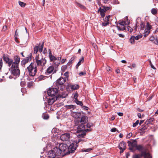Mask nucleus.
Wrapping results in <instances>:
<instances>
[{"mask_svg":"<svg viewBox=\"0 0 158 158\" xmlns=\"http://www.w3.org/2000/svg\"><path fill=\"white\" fill-rule=\"evenodd\" d=\"M35 52L37 53V52L39 51V52L40 53V55L38 54L37 55L35 58L36 65L37 66H40L42 69L44 66H45V64L47 63V60L45 58H43L42 56L41 55V52H42L43 50H34Z\"/></svg>","mask_w":158,"mask_h":158,"instance_id":"nucleus-1","label":"nucleus"},{"mask_svg":"<svg viewBox=\"0 0 158 158\" xmlns=\"http://www.w3.org/2000/svg\"><path fill=\"white\" fill-rule=\"evenodd\" d=\"M28 72L29 75L31 77H34L37 71V67L35 62H31L26 69Z\"/></svg>","mask_w":158,"mask_h":158,"instance_id":"nucleus-2","label":"nucleus"},{"mask_svg":"<svg viewBox=\"0 0 158 158\" xmlns=\"http://www.w3.org/2000/svg\"><path fill=\"white\" fill-rule=\"evenodd\" d=\"M66 81V78L60 77L56 81V87L61 91H63V88H64V84Z\"/></svg>","mask_w":158,"mask_h":158,"instance_id":"nucleus-3","label":"nucleus"},{"mask_svg":"<svg viewBox=\"0 0 158 158\" xmlns=\"http://www.w3.org/2000/svg\"><path fill=\"white\" fill-rule=\"evenodd\" d=\"M83 140L81 139H79L75 142L72 143L69 146V152L73 153L76 149L78 146L77 144L81 142H83Z\"/></svg>","mask_w":158,"mask_h":158,"instance_id":"nucleus-4","label":"nucleus"},{"mask_svg":"<svg viewBox=\"0 0 158 158\" xmlns=\"http://www.w3.org/2000/svg\"><path fill=\"white\" fill-rule=\"evenodd\" d=\"M136 148V150L141 152L140 154L144 153H145L146 156L150 155L149 153L147 152V150L146 147L143 145H137Z\"/></svg>","mask_w":158,"mask_h":158,"instance_id":"nucleus-5","label":"nucleus"},{"mask_svg":"<svg viewBox=\"0 0 158 158\" xmlns=\"http://www.w3.org/2000/svg\"><path fill=\"white\" fill-rule=\"evenodd\" d=\"M59 147L60 150L61 151L62 153L63 154H65V155L67 154L68 153L69 154L71 152H69V147H68L66 145L64 144H61L59 145ZM71 153H72L71 152Z\"/></svg>","mask_w":158,"mask_h":158,"instance_id":"nucleus-6","label":"nucleus"},{"mask_svg":"<svg viewBox=\"0 0 158 158\" xmlns=\"http://www.w3.org/2000/svg\"><path fill=\"white\" fill-rule=\"evenodd\" d=\"M20 58L18 56H15L14 57L13 64L11 68H19V64L20 62Z\"/></svg>","mask_w":158,"mask_h":158,"instance_id":"nucleus-7","label":"nucleus"},{"mask_svg":"<svg viewBox=\"0 0 158 158\" xmlns=\"http://www.w3.org/2000/svg\"><path fill=\"white\" fill-rule=\"evenodd\" d=\"M58 89L56 88H51L48 90L47 93L48 96L54 97L58 93Z\"/></svg>","mask_w":158,"mask_h":158,"instance_id":"nucleus-8","label":"nucleus"},{"mask_svg":"<svg viewBox=\"0 0 158 158\" xmlns=\"http://www.w3.org/2000/svg\"><path fill=\"white\" fill-rule=\"evenodd\" d=\"M127 143L128 144V146L129 147V150L131 151H133L134 148H136L137 145L136 140L128 141Z\"/></svg>","mask_w":158,"mask_h":158,"instance_id":"nucleus-9","label":"nucleus"},{"mask_svg":"<svg viewBox=\"0 0 158 158\" xmlns=\"http://www.w3.org/2000/svg\"><path fill=\"white\" fill-rule=\"evenodd\" d=\"M32 57V54L31 53H30L28 56L26 57V58L23 59L22 61L21 65L22 66L25 67L26 64L27 63L31 60Z\"/></svg>","mask_w":158,"mask_h":158,"instance_id":"nucleus-10","label":"nucleus"},{"mask_svg":"<svg viewBox=\"0 0 158 158\" xmlns=\"http://www.w3.org/2000/svg\"><path fill=\"white\" fill-rule=\"evenodd\" d=\"M132 158H152L150 155L146 156L145 153L137 154L133 155Z\"/></svg>","mask_w":158,"mask_h":158,"instance_id":"nucleus-11","label":"nucleus"},{"mask_svg":"<svg viewBox=\"0 0 158 158\" xmlns=\"http://www.w3.org/2000/svg\"><path fill=\"white\" fill-rule=\"evenodd\" d=\"M60 150L59 147L58 148L57 147L54 148L52 150L55 156H58L61 155L62 156H64L65 154H62V151Z\"/></svg>","mask_w":158,"mask_h":158,"instance_id":"nucleus-12","label":"nucleus"},{"mask_svg":"<svg viewBox=\"0 0 158 158\" xmlns=\"http://www.w3.org/2000/svg\"><path fill=\"white\" fill-rule=\"evenodd\" d=\"M11 73L14 76L19 77L20 74V70L19 68H11Z\"/></svg>","mask_w":158,"mask_h":158,"instance_id":"nucleus-13","label":"nucleus"},{"mask_svg":"<svg viewBox=\"0 0 158 158\" xmlns=\"http://www.w3.org/2000/svg\"><path fill=\"white\" fill-rule=\"evenodd\" d=\"M126 143L125 142L123 141L120 143L119 145V148L120 149V154L123 152L126 149Z\"/></svg>","mask_w":158,"mask_h":158,"instance_id":"nucleus-14","label":"nucleus"},{"mask_svg":"<svg viewBox=\"0 0 158 158\" xmlns=\"http://www.w3.org/2000/svg\"><path fill=\"white\" fill-rule=\"evenodd\" d=\"M44 99L45 100L47 101L49 104H52L55 101V97H52L49 96H44Z\"/></svg>","mask_w":158,"mask_h":158,"instance_id":"nucleus-15","label":"nucleus"},{"mask_svg":"<svg viewBox=\"0 0 158 158\" xmlns=\"http://www.w3.org/2000/svg\"><path fill=\"white\" fill-rule=\"evenodd\" d=\"M70 134L69 133H66L62 134L60 136L61 139L63 141H69V139Z\"/></svg>","mask_w":158,"mask_h":158,"instance_id":"nucleus-16","label":"nucleus"},{"mask_svg":"<svg viewBox=\"0 0 158 158\" xmlns=\"http://www.w3.org/2000/svg\"><path fill=\"white\" fill-rule=\"evenodd\" d=\"M56 71L55 70L54 67L52 66H51L49 67L46 69L45 72V74L46 75H48L51 74L53 72V73H56Z\"/></svg>","mask_w":158,"mask_h":158,"instance_id":"nucleus-17","label":"nucleus"},{"mask_svg":"<svg viewBox=\"0 0 158 158\" xmlns=\"http://www.w3.org/2000/svg\"><path fill=\"white\" fill-rule=\"evenodd\" d=\"M88 117L86 116H82L81 117L80 123L81 124L79 125H85L84 124L88 122Z\"/></svg>","mask_w":158,"mask_h":158,"instance_id":"nucleus-18","label":"nucleus"},{"mask_svg":"<svg viewBox=\"0 0 158 158\" xmlns=\"http://www.w3.org/2000/svg\"><path fill=\"white\" fill-rule=\"evenodd\" d=\"M85 125H79L78 127V131H83L86 133L87 132L90 131L91 130L89 129H85Z\"/></svg>","mask_w":158,"mask_h":158,"instance_id":"nucleus-19","label":"nucleus"},{"mask_svg":"<svg viewBox=\"0 0 158 158\" xmlns=\"http://www.w3.org/2000/svg\"><path fill=\"white\" fill-rule=\"evenodd\" d=\"M44 45V42H41L34 47V49H43Z\"/></svg>","mask_w":158,"mask_h":158,"instance_id":"nucleus-20","label":"nucleus"},{"mask_svg":"<svg viewBox=\"0 0 158 158\" xmlns=\"http://www.w3.org/2000/svg\"><path fill=\"white\" fill-rule=\"evenodd\" d=\"M61 59V57H57L53 61L54 64L55 66H58L59 65Z\"/></svg>","mask_w":158,"mask_h":158,"instance_id":"nucleus-21","label":"nucleus"},{"mask_svg":"<svg viewBox=\"0 0 158 158\" xmlns=\"http://www.w3.org/2000/svg\"><path fill=\"white\" fill-rule=\"evenodd\" d=\"M98 12H100V15L102 18H103L105 16V12H106V10L103 8L102 9L101 7H100L98 10Z\"/></svg>","mask_w":158,"mask_h":158,"instance_id":"nucleus-22","label":"nucleus"},{"mask_svg":"<svg viewBox=\"0 0 158 158\" xmlns=\"http://www.w3.org/2000/svg\"><path fill=\"white\" fill-rule=\"evenodd\" d=\"M77 133H79V134L77 135L78 137L80 138H83L85 136V135H86V133L84 132V131H78L77 130Z\"/></svg>","mask_w":158,"mask_h":158,"instance_id":"nucleus-23","label":"nucleus"},{"mask_svg":"<svg viewBox=\"0 0 158 158\" xmlns=\"http://www.w3.org/2000/svg\"><path fill=\"white\" fill-rule=\"evenodd\" d=\"M151 26L148 23L146 26V28L145 30L146 31H145L146 35H148L149 33L150 32V30L151 29Z\"/></svg>","mask_w":158,"mask_h":158,"instance_id":"nucleus-24","label":"nucleus"},{"mask_svg":"<svg viewBox=\"0 0 158 158\" xmlns=\"http://www.w3.org/2000/svg\"><path fill=\"white\" fill-rule=\"evenodd\" d=\"M79 85H69V87L72 90H76L78 89L79 88Z\"/></svg>","mask_w":158,"mask_h":158,"instance_id":"nucleus-25","label":"nucleus"},{"mask_svg":"<svg viewBox=\"0 0 158 158\" xmlns=\"http://www.w3.org/2000/svg\"><path fill=\"white\" fill-rule=\"evenodd\" d=\"M49 58L50 61V62L53 61L56 58L52 55L51 52L50 51V50H49Z\"/></svg>","mask_w":158,"mask_h":158,"instance_id":"nucleus-26","label":"nucleus"},{"mask_svg":"<svg viewBox=\"0 0 158 158\" xmlns=\"http://www.w3.org/2000/svg\"><path fill=\"white\" fill-rule=\"evenodd\" d=\"M9 57V56L8 55H6L5 54H3L2 55L3 60L6 63V62H8L9 59L10 58Z\"/></svg>","mask_w":158,"mask_h":158,"instance_id":"nucleus-27","label":"nucleus"},{"mask_svg":"<svg viewBox=\"0 0 158 158\" xmlns=\"http://www.w3.org/2000/svg\"><path fill=\"white\" fill-rule=\"evenodd\" d=\"M65 107L67 109H71V111L72 112V110H74L76 108V106L75 105H66Z\"/></svg>","mask_w":158,"mask_h":158,"instance_id":"nucleus-28","label":"nucleus"},{"mask_svg":"<svg viewBox=\"0 0 158 158\" xmlns=\"http://www.w3.org/2000/svg\"><path fill=\"white\" fill-rule=\"evenodd\" d=\"M73 115L74 118H79L81 115V113L80 112H73Z\"/></svg>","mask_w":158,"mask_h":158,"instance_id":"nucleus-29","label":"nucleus"},{"mask_svg":"<svg viewBox=\"0 0 158 158\" xmlns=\"http://www.w3.org/2000/svg\"><path fill=\"white\" fill-rule=\"evenodd\" d=\"M129 24V22L128 21V19H127V21H120L119 24L121 25L124 26L125 25H128Z\"/></svg>","mask_w":158,"mask_h":158,"instance_id":"nucleus-30","label":"nucleus"},{"mask_svg":"<svg viewBox=\"0 0 158 158\" xmlns=\"http://www.w3.org/2000/svg\"><path fill=\"white\" fill-rule=\"evenodd\" d=\"M154 118H151L149 119H148L145 122V124L146 125H149V124H151L154 121Z\"/></svg>","mask_w":158,"mask_h":158,"instance_id":"nucleus-31","label":"nucleus"},{"mask_svg":"<svg viewBox=\"0 0 158 158\" xmlns=\"http://www.w3.org/2000/svg\"><path fill=\"white\" fill-rule=\"evenodd\" d=\"M48 155L49 157L50 158H52L55 156L52 150L49 151Z\"/></svg>","mask_w":158,"mask_h":158,"instance_id":"nucleus-32","label":"nucleus"},{"mask_svg":"<svg viewBox=\"0 0 158 158\" xmlns=\"http://www.w3.org/2000/svg\"><path fill=\"white\" fill-rule=\"evenodd\" d=\"M13 63V60L12 59H9L8 62H6V64H8L9 67H10L12 65Z\"/></svg>","mask_w":158,"mask_h":158,"instance_id":"nucleus-33","label":"nucleus"},{"mask_svg":"<svg viewBox=\"0 0 158 158\" xmlns=\"http://www.w3.org/2000/svg\"><path fill=\"white\" fill-rule=\"evenodd\" d=\"M76 4L77 6L79 7L80 8H81V9L85 10L86 9V8L85 6H84L83 5H82L80 3L76 2Z\"/></svg>","mask_w":158,"mask_h":158,"instance_id":"nucleus-34","label":"nucleus"},{"mask_svg":"<svg viewBox=\"0 0 158 158\" xmlns=\"http://www.w3.org/2000/svg\"><path fill=\"white\" fill-rule=\"evenodd\" d=\"M42 117L44 119H47L49 118V116L48 114L46 113H44L42 114Z\"/></svg>","mask_w":158,"mask_h":158,"instance_id":"nucleus-35","label":"nucleus"},{"mask_svg":"<svg viewBox=\"0 0 158 158\" xmlns=\"http://www.w3.org/2000/svg\"><path fill=\"white\" fill-rule=\"evenodd\" d=\"M157 12V9L156 8H153L151 10V12L152 13L153 15L156 14Z\"/></svg>","mask_w":158,"mask_h":158,"instance_id":"nucleus-36","label":"nucleus"},{"mask_svg":"<svg viewBox=\"0 0 158 158\" xmlns=\"http://www.w3.org/2000/svg\"><path fill=\"white\" fill-rule=\"evenodd\" d=\"M135 36H132L129 40L131 44L134 43L135 42Z\"/></svg>","mask_w":158,"mask_h":158,"instance_id":"nucleus-37","label":"nucleus"},{"mask_svg":"<svg viewBox=\"0 0 158 158\" xmlns=\"http://www.w3.org/2000/svg\"><path fill=\"white\" fill-rule=\"evenodd\" d=\"M46 77V76H45L43 75H40L38 77V78L39 81H41L42 80H44Z\"/></svg>","mask_w":158,"mask_h":158,"instance_id":"nucleus-38","label":"nucleus"},{"mask_svg":"<svg viewBox=\"0 0 158 158\" xmlns=\"http://www.w3.org/2000/svg\"><path fill=\"white\" fill-rule=\"evenodd\" d=\"M145 23H143L141 22V24L140 25V28L141 30H143L145 28Z\"/></svg>","mask_w":158,"mask_h":158,"instance_id":"nucleus-39","label":"nucleus"},{"mask_svg":"<svg viewBox=\"0 0 158 158\" xmlns=\"http://www.w3.org/2000/svg\"><path fill=\"white\" fill-rule=\"evenodd\" d=\"M84 60V58L83 57H82L80 59L79 61L78 62L77 64V66H78V67L79 65H80L81 64V62H83Z\"/></svg>","mask_w":158,"mask_h":158,"instance_id":"nucleus-40","label":"nucleus"},{"mask_svg":"<svg viewBox=\"0 0 158 158\" xmlns=\"http://www.w3.org/2000/svg\"><path fill=\"white\" fill-rule=\"evenodd\" d=\"M19 4L21 7H24L26 5V4L25 3L20 1H19Z\"/></svg>","mask_w":158,"mask_h":158,"instance_id":"nucleus-41","label":"nucleus"},{"mask_svg":"<svg viewBox=\"0 0 158 158\" xmlns=\"http://www.w3.org/2000/svg\"><path fill=\"white\" fill-rule=\"evenodd\" d=\"M34 82L33 81L28 82L27 83V86L28 88H31L33 85Z\"/></svg>","mask_w":158,"mask_h":158,"instance_id":"nucleus-42","label":"nucleus"},{"mask_svg":"<svg viewBox=\"0 0 158 158\" xmlns=\"http://www.w3.org/2000/svg\"><path fill=\"white\" fill-rule=\"evenodd\" d=\"M76 103L78 105L81 106H82L83 105V103L81 101H79L78 100L75 101Z\"/></svg>","mask_w":158,"mask_h":158,"instance_id":"nucleus-43","label":"nucleus"},{"mask_svg":"<svg viewBox=\"0 0 158 158\" xmlns=\"http://www.w3.org/2000/svg\"><path fill=\"white\" fill-rule=\"evenodd\" d=\"M19 36L18 33L17 32V30H16V31H15V41L17 42L16 40L18 39V37Z\"/></svg>","mask_w":158,"mask_h":158,"instance_id":"nucleus-44","label":"nucleus"},{"mask_svg":"<svg viewBox=\"0 0 158 158\" xmlns=\"http://www.w3.org/2000/svg\"><path fill=\"white\" fill-rule=\"evenodd\" d=\"M139 120H137L135 123H133V127H135L137 126V125L139 124Z\"/></svg>","mask_w":158,"mask_h":158,"instance_id":"nucleus-45","label":"nucleus"},{"mask_svg":"<svg viewBox=\"0 0 158 158\" xmlns=\"http://www.w3.org/2000/svg\"><path fill=\"white\" fill-rule=\"evenodd\" d=\"M67 66L66 65H63L61 67V70L62 71L64 72L67 68Z\"/></svg>","mask_w":158,"mask_h":158,"instance_id":"nucleus-46","label":"nucleus"},{"mask_svg":"<svg viewBox=\"0 0 158 158\" xmlns=\"http://www.w3.org/2000/svg\"><path fill=\"white\" fill-rule=\"evenodd\" d=\"M26 85V83L25 81H21L20 82V85L21 86H24Z\"/></svg>","mask_w":158,"mask_h":158,"instance_id":"nucleus-47","label":"nucleus"},{"mask_svg":"<svg viewBox=\"0 0 158 158\" xmlns=\"http://www.w3.org/2000/svg\"><path fill=\"white\" fill-rule=\"evenodd\" d=\"M93 126V123H88L86 125L87 128H90Z\"/></svg>","mask_w":158,"mask_h":158,"instance_id":"nucleus-48","label":"nucleus"},{"mask_svg":"<svg viewBox=\"0 0 158 158\" xmlns=\"http://www.w3.org/2000/svg\"><path fill=\"white\" fill-rule=\"evenodd\" d=\"M139 132L142 134L144 133L145 132V130H144L143 128H141L139 130Z\"/></svg>","mask_w":158,"mask_h":158,"instance_id":"nucleus-49","label":"nucleus"},{"mask_svg":"<svg viewBox=\"0 0 158 158\" xmlns=\"http://www.w3.org/2000/svg\"><path fill=\"white\" fill-rule=\"evenodd\" d=\"M142 37V36L141 35H137L135 37V39L136 40H138L139 38H141Z\"/></svg>","mask_w":158,"mask_h":158,"instance_id":"nucleus-50","label":"nucleus"},{"mask_svg":"<svg viewBox=\"0 0 158 158\" xmlns=\"http://www.w3.org/2000/svg\"><path fill=\"white\" fill-rule=\"evenodd\" d=\"M77 97H78L77 93H75L74 94V98L75 99V101L77 100Z\"/></svg>","mask_w":158,"mask_h":158,"instance_id":"nucleus-51","label":"nucleus"},{"mask_svg":"<svg viewBox=\"0 0 158 158\" xmlns=\"http://www.w3.org/2000/svg\"><path fill=\"white\" fill-rule=\"evenodd\" d=\"M132 133L131 132L129 134H127V135L126 136V138L129 139L132 136Z\"/></svg>","mask_w":158,"mask_h":158,"instance_id":"nucleus-52","label":"nucleus"},{"mask_svg":"<svg viewBox=\"0 0 158 158\" xmlns=\"http://www.w3.org/2000/svg\"><path fill=\"white\" fill-rule=\"evenodd\" d=\"M82 109L85 110H88L89 109V108L86 106H82Z\"/></svg>","mask_w":158,"mask_h":158,"instance_id":"nucleus-53","label":"nucleus"},{"mask_svg":"<svg viewBox=\"0 0 158 158\" xmlns=\"http://www.w3.org/2000/svg\"><path fill=\"white\" fill-rule=\"evenodd\" d=\"M86 74V73L85 72H80L79 73V75L80 76H83V75H85Z\"/></svg>","mask_w":158,"mask_h":158,"instance_id":"nucleus-54","label":"nucleus"},{"mask_svg":"<svg viewBox=\"0 0 158 158\" xmlns=\"http://www.w3.org/2000/svg\"><path fill=\"white\" fill-rule=\"evenodd\" d=\"M148 125H146V124L144 123V125H143L142 126L143 127L142 128H143V129L144 130H145L147 129L148 127Z\"/></svg>","mask_w":158,"mask_h":158,"instance_id":"nucleus-55","label":"nucleus"},{"mask_svg":"<svg viewBox=\"0 0 158 158\" xmlns=\"http://www.w3.org/2000/svg\"><path fill=\"white\" fill-rule=\"evenodd\" d=\"M64 75L65 77V78H68L69 77V73L67 72H65L64 74Z\"/></svg>","mask_w":158,"mask_h":158,"instance_id":"nucleus-56","label":"nucleus"},{"mask_svg":"<svg viewBox=\"0 0 158 158\" xmlns=\"http://www.w3.org/2000/svg\"><path fill=\"white\" fill-rule=\"evenodd\" d=\"M109 24V22H106L102 23V25L103 26H106Z\"/></svg>","mask_w":158,"mask_h":158,"instance_id":"nucleus-57","label":"nucleus"},{"mask_svg":"<svg viewBox=\"0 0 158 158\" xmlns=\"http://www.w3.org/2000/svg\"><path fill=\"white\" fill-rule=\"evenodd\" d=\"M116 130H117V129L116 128H112L111 129L110 131L111 132H114L116 131Z\"/></svg>","mask_w":158,"mask_h":158,"instance_id":"nucleus-58","label":"nucleus"},{"mask_svg":"<svg viewBox=\"0 0 158 158\" xmlns=\"http://www.w3.org/2000/svg\"><path fill=\"white\" fill-rule=\"evenodd\" d=\"M92 150V148H89L88 149H86L85 150H84V151L85 152H89L91 150Z\"/></svg>","mask_w":158,"mask_h":158,"instance_id":"nucleus-59","label":"nucleus"},{"mask_svg":"<svg viewBox=\"0 0 158 158\" xmlns=\"http://www.w3.org/2000/svg\"><path fill=\"white\" fill-rule=\"evenodd\" d=\"M117 114L119 116H122L123 115V113L121 112H118Z\"/></svg>","mask_w":158,"mask_h":158,"instance_id":"nucleus-60","label":"nucleus"},{"mask_svg":"<svg viewBox=\"0 0 158 158\" xmlns=\"http://www.w3.org/2000/svg\"><path fill=\"white\" fill-rule=\"evenodd\" d=\"M103 20L105 21H106V22H108L109 20H108V17H106Z\"/></svg>","mask_w":158,"mask_h":158,"instance_id":"nucleus-61","label":"nucleus"},{"mask_svg":"<svg viewBox=\"0 0 158 158\" xmlns=\"http://www.w3.org/2000/svg\"><path fill=\"white\" fill-rule=\"evenodd\" d=\"M118 35L120 37L123 38L124 37V35L121 34H118Z\"/></svg>","mask_w":158,"mask_h":158,"instance_id":"nucleus-62","label":"nucleus"},{"mask_svg":"<svg viewBox=\"0 0 158 158\" xmlns=\"http://www.w3.org/2000/svg\"><path fill=\"white\" fill-rule=\"evenodd\" d=\"M102 2L105 3H108L109 0H102Z\"/></svg>","mask_w":158,"mask_h":158,"instance_id":"nucleus-63","label":"nucleus"},{"mask_svg":"<svg viewBox=\"0 0 158 158\" xmlns=\"http://www.w3.org/2000/svg\"><path fill=\"white\" fill-rule=\"evenodd\" d=\"M2 65H3V63H2V58H0V65L2 66Z\"/></svg>","mask_w":158,"mask_h":158,"instance_id":"nucleus-64","label":"nucleus"}]
</instances>
